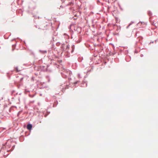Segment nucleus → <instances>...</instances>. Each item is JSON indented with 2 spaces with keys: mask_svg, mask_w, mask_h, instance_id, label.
<instances>
[{
  "mask_svg": "<svg viewBox=\"0 0 158 158\" xmlns=\"http://www.w3.org/2000/svg\"><path fill=\"white\" fill-rule=\"evenodd\" d=\"M32 128V126L31 124H28L27 126V128L29 130H31Z\"/></svg>",
  "mask_w": 158,
  "mask_h": 158,
  "instance_id": "1",
  "label": "nucleus"
},
{
  "mask_svg": "<svg viewBox=\"0 0 158 158\" xmlns=\"http://www.w3.org/2000/svg\"><path fill=\"white\" fill-rule=\"evenodd\" d=\"M69 74H70V72L69 71Z\"/></svg>",
  "mask_w": 158,
  "mask_h": 158,
  "instance_id": "2",
  "label": "nucleus"
},
{
  "mask_svg": "<svg viewBox=\"0 0 158 158\" xmlns=\"http://www.w3.org/2000/svg\"><path fill=\"white\" fill-rule=\"evenodd\" d=\"M17 69V72H18V70L17 69Z\"/></svg>",
  "mask_w": 158,
  "mask_h": 158,
  "instance_id": "3",
  "label": "nucleus"
}]
</instances>
